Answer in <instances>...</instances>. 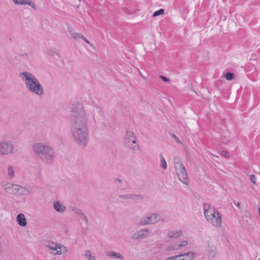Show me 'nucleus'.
I'll use <instances>...</instances> for the list:
<instances>
[{
  "label": "nucleus",
  "instance_id": "26",
  "mask_svg": "<svg viewBox=\"0 0 260 260\" xmlns=\"http://www.w3.org/2000/svg\"><path fill=\"white\" fill-rule=\"evenodd\" d=\"M165 13V10L163 9H160L158 11L154 12L153 14V17H156L160 15H162Z\"/></svg>",
  "mask_w": 260,
  "mask_h": 260
},
{
  "label": "nucleus",
  "instance_id": "32",
  "mask_svg": "<svg viewBox=\"0 0 260 260\" xmlns=\"http://www.w3.org/2000/svg\"><path fill=\"white\" fill-rule=\"evenodd\" d=\"M250 180L253 184H256V177L254 175L250 176Z\"/></svg>",
  "mask_w": 260,
  "mask_h": 260
},
{
  "label": "nucleus",
  "instance_id": "41",
  "mask_svg": "<svg viewBox=\"0 0 260 260\" xmlns=\"http://www.w3.org/2000/svg\"><path fill=\"white\" fill-rule=\"evenodd\" d=\"M2 141L0 142V155H2Z\"/></svg>",
  "mask_w": 260,
  "mask_h": 260
},
{
  "label": "nucleus",
  "instance_id": "9",
  "mask_svg": "<svg viewBox=\"0 0 260 260\" xmlns=\"http://www.w3.org/2000/svg\"><path fill=\"white\" fill-rule=\"evenodd\" d=\"M2 155H7L12 153L14 150V145L7 141H2Z\"/></svg>",
  "mask_w": 260,
  "mask_h": 260
},
{
  "label": "nucleus",
  "instance_id": "1",
  "mask_svg": "<svg viewBox=\"0 0 260 260\" xmlns=\"http://www.w3.org/2000/svg\"><path fill=\"white\" fill-rule=\"evenodd\" d=\"M71 131L75 142L85 147L88 141L89 126L86 113L82 104L74 103L71 107Z\"/></svg>",
  "mask_w": 260,
  "mask_h": 260
},
{
  "label": "nucleus",
  "instance_id": "20",
  "mask_svg": "<svg viewBox=\"0 0 260 260\" xmlns=\"http://www.w3.org/2000/svg\"><path fill=\"white\" fill-rule=\"evenodd\" d=\"M7 173L10 179L14 177V169L12 166H9L7 169Z\"/></svg>",
  "mask_w": 260,
  "mask_h": 260
},
{
  "label": "nucleus",
  "instance_id": "43",
  "mask_svg": "<svg viewBox=\"0 0 260 260\" xmlns=\"http://www.w3.org/2000/svg\"><path fill=\"white\" fill-rule=\"evenodd\" d=\"M80 39H82L83 41H85L86 40V38L83 36L81 35V37H80Z\"/></svg>",
  "mask_w": 260,
  "mask_h": 260
},
{
  "label": "nucleus",
  "instance_id": "44",
  "mask_svg": "<svg viewBox=\"0 0 260 260\" xmlns=\"http://www.w3.org/2000/svg\"><path fill=\"white\" fill-rule=\"evenodd\" d=\"M80 39H82L83 41H85L86 40V38L83 36L81 35V37H80Z\"/></svg>",
  "mask_w": 260,
  "mask_h": 260
},
{
  "label": "nucleus",
  "instance_id": "3",
  "mask_svg": "<svg viewBox=\"0 0 260 260\" xmlns=\"http://www.w3.org/2000/svg\"><path fill=\"white\" fill-rule=\"evenodd\" d=\"M19 77L25 83L27 90L30 93L38 96L44 94V89L39 80L32 74L23 72L19 74Z\"/></svg>",
  "mask_w": 260,
  "mask_h": 260
},
{
  "label": "nucleus",
  "instance_id": "12",
  "mask_svg": "<svg viewBox=\"0 0 260 260\" xmlns=\"http://www.w3.org/2000/svg\"><path fill=\"white\" fill-rule=\"evenodd\" d=\"M53 207L56 211L59 213H63L66 210V207L57 201L53 203Z\"/></svg>",
  "mask_w": 260,
  "mask_h": 260
},
{
  "label": "nucleus",
  "instance_id": "27",
  "mask_svg": "<svg viewBox=\"0 0 260 260\" xmlns=\"http://www.w3.org/2000/svg\"><path fill=\"white\" fill-rule=\"evenodd\" d=\"M46 246H47L49 248H50L51 250H56V247H57V243H55L54 242H52L51 244H49L48 245H46Z\"/></svg>",
  "mask_w": 260,
  "mask_h": 260
},
{
  "label": "nucleus",
  "instance_id": "23",
  "mask_svg": "<svg viewBox=\"0 0 260 260\" xmlns=\"http://www.w3.org/2000/svg\"><path fill=\"white\" fill-rule=\"evenodd\" d=\"M160 166L164 170H166L167 167V162L165 160L163 155L161 154H160Z\"/></svg>",
  "mask_w": 260,
  "mask_h": 260
},
{
  "label": "nucleus",
  "instance_id": "6",
  "mask_svg": "<svg viewBox=\"0 0 260 260\" xmlns=\"http://www.w3.org/2000/svg\"><path fill=\"white\" fill-rule=\"evenodd\" d=\"M3 186L6 192L14 196H24L28 192L25 187L11 183H7Z\"/></svg>",
  "mask_w": 260,
  "mask_h": 260
},
{
  "label": "nucleus",
  "instance_id": "16",
  "mask_svg": "<svg viewBox=\"0 0 260 260\" xmlns=\"http://www.w3.org/2000/svg\"><path fill=\"white\" fill-rule=\"evenodd\" d=\"M182 231L181 230L172 231L169 232L168 237L170 239L177 238L182 236Z\"/></svg>",
  "mask_w": 260,
  "mask_h": 260
},
{
  "label": "nucleus",
  "instance_id": "37",
  "mask_svg": "<svg viewBox=\"0 0 260 260\" xmlns=\"http://www.w3.org/2000/svg\"><path fill=\"white\" fill-rule=\"evenodd\" d=\"M172 137L173 138L176 140V141L178 143H181L180 139L179 138H178L175 135L172 134Z\"/></svg>",
  "mask_w": 260,
  "mask_h": 260
},
{
  "label": "nucleus",
  "instance_id": "18",
  "mask_svg": "<svg viewBox=\"0 0 260 260\" xmlns=\"http://www.w3.org/2000/svg\"><path fill=\"white\" fill-rule=\"evenodd\" d=\"M20 5H28L31 6L34 9L36 10L37 7L33 2H32L31 0H19Z\"/></svg>",
  "mask_w": 260,
  "mask_h": 260
},
{
  "label": "nucleus",
  "instance_id": "29",
  "mask_svg": "<svg viewBox=\"0 0 260 260\" xmlns=\"http://www.w3.org/2000/svg\"><path fill=\"white\" fill-rule=\"evenodd\" d=\"M81 36V34H78L77 32H72V37L75 40H78V39H80Z\"/></svg>",
  "mask_w": 260,
  "mask_h": 260
},
{
  "label": "nucleus",
  "instance_id": "39",
  "mask_svg": "<svg viewBox=\"0 0 260 260\" xmlns=\"http://www.w3.org/2000/svg\"><path fill=\"white\" fill-rule=\"evenodd\" d=\"M81 217L82 219L86 222V223H88V219L84 214V215H82Z\"/></svg>",
  "mask_w": 260,
  "mask_h": 260
},
{
  "label": "nucleus",
  "instance_id": "30",
  "mask_svg": "<svg viewBox=\"0 0 260 260\" xmlns=\"http://www.w3.org/2000/svg\"><path fill=\"white\" fill-rule=\"evenodd\" d=\"M188 244V241L187 240H183L181 242L180 244H179V248L180 249L182 247H184L186 246Z\"/></svg>",
  "mask_w": 260,
  "mask_h": 260
},
{
  "label": "nucleus",
  "instance_id": "10",
  "mask_svg": "<svg viewBox=\"0 0 260 260\" xmlns=\"http://www.w3.org/2000/svg\"><path fill=\"white\" fill-rule=\"evenodd\" d=\"M149 218L150 224H154L160 220V216L157 213H151L147 216Z\"/></svg>",
  "mask_w": 260,
  "mask_h": 260
},
{
  "label": "nucleus",
  "instance_id": "2",
  "mask_svg": "<svg viewBox=\"0 0 260 260\" xmlns=\"http://www.w3.org/2000/svg\"><path fill=\"white\" fill-rule=\"evenodd\" d=\"M32 150L42 161L48 164H52L54 162L55 153L50 145L41 142L35 143L32 145Z\"/></svg>",
  "mask_w": 260,
  "mask_h": 260
},
{
  "label": "nucleus",
  "instance_id": "15",
  "mask_svg": "<svg viewBox=\"0 0 260 260\" xmlns=\"http://www.w3.org/2000/svg\"><path fill=\"white\" fill-rule=\"evenodd\" d=\"M122 190L121 186L117 185L116 187V190L117 191V197L121 199L127 200H129V194H121V190Z\"/></svg>",
  "mask_w": 260,
  "mask_h": 260
},
{
  "label": "nucleus",
  "instance_id": "28",
  "mask_svg": "<svg viewBox=\"0 0 260 260\" xmlns=\"http://www.w3.org/2000/svg\"><path fill=\"white\" fill-rule=\"evenodd\" d=\"M72 210L74 211L76 214L79 215L80 216L84 215V213L80 209H78L77 208H73Z\"/></svg>",
  "mask_w": 260,
  "mask_h": 260
},
{
  "label": "nucleus",
  "instance_id": "46",
  "mask_svg": "<svg viewBox=\"0 0 260 260\" xmlns=\"http://www.w3.org/2000/svg\"><path fill=\"white\" fill-rule=\"evenodd\" d=\"M173 245L174 246V247H176L177 246H179V244L175 243V244H173Z\"/></svg>",
  "mask_w": 260,
  "mask_h": 260
},
{
  "label": "nucleus",
  "instance_id": "36",
  "mask_svg": "<svg viewBox=\"0 0 260 260\" xmlns=\"http://www.w3.org/2000/svg\"><path fill=\"white\" fill-rule=\"evenodd\" d=\"M159 78H160V79H162L164 82H168V81H170V80H169V78H167V77H165V76H161V75H160V76H159Z\"/></svg>",
  "mask_w": 260,
  "mask_h": 260
},
{
  "label": "nucleus",
  "instance_id": "42",
  "mask_svg": "<svg viewBox=\"0 0 260 260\" xmlns=\"http://www.w3.org/2000/svg\"><path fill=\"white\" fill-rule=\"evenodd\" d=\"M13 2L15 3V4H16V5H20V4H19L20 2H19V1H18V0H13Z\"/></svg>",
  "mask_w": 260,
  "mask_h": 260
},
{
  "label": "nucleus",
  "instance_id": "22",
  "mask_svg": "<svg viewBox=\"0 0 260 260\" xmlns=\"http://www.w3.org/2000/svg\"><path fill=\"white\" fill-rule=\"evenodd\" d=\"M148 224H150V222L149 221V218H147V216L142 218L139 222V225L141 226H144Z\"/></svg>",
  "mask_w": 260,
  "mask_h": 260
},
{
  "label": "nucleus",
  "instance_id": "7",
  "mask_svg": "<svg viewBox=\"0 0 260 260\" xmlns=\"http://www.w3.org/2000/svg\"><path fill=\"white\" fill-rule=\"evenodd\" d=\"M135 134L130 131L125 132L124 137V143L126 147L134 151L139 150V146L137 142Z\"/></svg>",
  "mask_w": 260,
  "mask_h": 260
},
{
  "label": "nucleus",
  "instance_id": "47",
  "mask_svg": "<svg viewBox=\"0 0 260 260\" xmlns=\"http://www.w3.org/2000/svg\"><path fill=\"white\" fill-rule=\"evenodd\" d=\"M85 41L87 44H89V41H88L87 39H86V40H85Z\"/></svg>",
  "mask_w": 260,
  "mask_h": 260
},
{
  "label": "nucleus",
  "instance_id": "40",
  "mask_svg": "<svg viewBox=\"0 0 260 260\" xmlns=\"http://www.w3.org/2000/svg\"><path fill=\"white\" fill-rule=\"evenodd\" d=\"M166 260H176V256L175 255V256L169 257L167 258Z\"/></svg>",
  "mask_w": 260,
  "mask_h": 260
},
{
  "label": "nucleus",
  "instance_id": "38",
  "mask_svg": "<svg viewBox=\"0 0 260 260\" xmlns=\"http://www.w3.org/2000/svg\"><path fill=\"white\" fill-rule=\"evenodd\" d=\"M123 182V180L120 178H116L115 179H114V182L115 183H122Z\"/></svg>",
  "mask_w": 260,
  "mask_h": 260
},
{
  "label": "nucleus",
  "instance_id": "11",
  "mask_svg": "<svg viewBox=\"0 0 260 260\" xmlns=\"http://www.w3.org/2000/svg\"><path fill=\"white\" fill-rule=\"evenodd\" d=\"M16 220L18 224L22 227L25 226L27 224L26 219L22 213H20L17 215Z\"/></svg>",
  "mask_w": 260,
  "mask_h": 260
},
{
  "label": "nucleus",
  "instance_id": "45",
  "mask_svg": "<svg viewBox=\"0 0 260 260\" xmlns=\"http://www.w3.org/2000/svg\"><path fill=\"white\" fill-rule=\"evenodd\" d=\"M236 205L238 207H240V203L239 202L237 203V204H236Z\"/></svg>",
  "mask_w": 260,
  "mask_h": 260
},
{
  "label": "nucleus",
  "instance_id": "35",
  "mask_svg": "<svg viewBox=\"0 0 260 260\" xmlns=\"http://www.w3.org/2000/svg\"><path fill=\"white\" fill-rule=\"evenodd\" d=\"M176 260H185V258H184L182 256V254L176 255Z\"/></svg>",
  "mask_w": 260,
  "mask_h": 260
},
{
  "label": "nucleus",
  "instance_id": "5",
  "mask_svg": "<svg viewBox=\"0 0 260 260\" xmlns=\"http://www.w3.org/2000/svg\"><path fill=\"white\" fill-rule=\"evenodd\" d=\"M174 163L176 175L180 181L186 185L188 184V175L184 165L178 156L174 158Z\"/></svg>",
  "mask_w": 260,
  "mask_h": 260
},
{
  "label": "nucleus",
  "instance_id": "17",
  "mask_svg": "<svg viewBox=\"0 0 260 260\" xmlns=\"http://www.w3.org/2000/svg\"><path fill=\"white\" fill-rule=\"evenodd\" d=\"M106 254L108 257L111 258H118L120 259H123L124 258L123 256L121 254L118 252L114 251H106Z\"/></svg>",
  "mask_w": 260,
  "mask_h": 260
},
{
  "label": "nucleus",
  "instance_id": "21",
  "mask_svg": "<svg viewBox=\"0 0 260 260\" xmlns=\"http://www.w3.org/2000/svg\"><path fill=\"white\" fill-rule=\"evenodd\" d=\"M129 199L137 201L143 199V197L140 194H129Z\"/></svg>",
  "mask_w": 260,
  "mask_h": 260
},
{
  "label": "nucleus",
  "instance_id": "4",
  "mask_svg": "<svg viewBox=\"0 0 260 260\" xmlns=\"http://www.w3.org/2000/svg\"><path fill=\"white\" fill-rule=\"evenodd\" d=\"M205 216L213 226L220 227L221 225L222 215L214 207H211L208 204H204Z\"/></svg>",
  "mask_w": 260,
  "mask_h": 260
},
{
  "label": "nucleus",
  "instance_id": "33",
  "mask_svg": "<svg viewBox=\"0 0 260 260\" xmlns=\"http://www.w3.org/2000/svg\"><path fill=\"white\" fill-rule=\"evenodd\" d=\"M169 250H179L180 249L178 246H177L176 247H174V246L173 245H171L169 247Z\"/></svg>",
  "mask_w": 260,
  "mask_h": 260
},
{
  "label": "nucleus",
  "instance_id": "34",
  "mask_svg": "<svg viewBox=\"0 0 260 260\" xmlns=\"http://www.w3.org/2000/svg\"><path fill=\"white\" fill-rule=\"evenodd\" d=\"M221 154L223 156H224L226 158L229 157V154L226 151L223 150V151H221Z\"/></svg>",
  "mask_w": 260,
  "mask_h": 260
},
{
  "label": "nucleus",
  "instance_id": "19",
  "mask_svg": "<svg viewBox=\"0 0 260 260\" xmlns=\"http://www.w3.org/2000/svg\"><path fill=\"white\" fill-rule=\"evenodd\" d=\"M182 254L185 260H192L196 257V254L193 252H188Z\"/></svg>",
  "mask_w": 260,
  "mask_h": 260
},
{
  "label": "nucleus",
  "instance_id": "31",
  "mask_svg": "<svg viewBox=\"0 0 260 260\" xmlns=\"http://www.w3.org/2000/svg\"><path fill=\"white\" fill-rule=\"evenodd\" d=\"M131 239L135 241L140 240V239L139 238V235L138 234L137 231L132 236Z\"/></svg>",
  "mask_w": 260,
  "mask_h": 260
},
{
  "label": "nucleus",
  "instance_id": "48",
  "mask_svg": "<svg viewBox=\"0 0 260 260\" xmlns=\"http://www.w3.org/2000/svg\"><path fill=\"white\" fill-rule=\"evenodd\" d=\"M258 260H260V259H258Z\"/></svg>",
  "mask_w": 260,
  "mask_h": 260
},
{
  "label": "nucleus",
  "instance_id": "8",
  "mask_svg": "<svg viewBox=\"0 0 260 260\" xmlns=\"http://www.w3.org/2000/svg\"><path fill=\"white\" fill-rule=\"evenodd\" d=\"M90 113L95 123L102 118V110L101 107L97 104L93 103L90 109Z\"/></svg>",
  "mask_w": 260,
  "mask_h": 260
},
{
  "label": "nucleus",
  "instance_id": "25",
  "mask_svg": "<svg viewBox=\"0 0 260 260\" xmlns=\"http://www.w3.org/2000/svg\"><path fill=\"white\" fill-rule=\"evenodd\" d=\"M89 250H87L85 252V256L88 260H95L94 256H92L90 253Z\"/></svg>",
  "mask_w": 260,
  "mask_h": 260
},
{
  "label": "nucleus",
  "instance_id": "14",
  "mask_svg": "<svg viewBox=\"0 0 260 260\" xmlns=\"http://www.w3.org/2000/svg\"><path fill=\"white\" fill-rule=\"evenodd\" d=\"M137 232L140 240L147 238L150 233L149 230L148 229H142L138 230Z\"/></svg>",
  "mask_w": 260,
  "mask_h": 260
},
{
  "label": "nucleus",
  "instance_id": "24",
  "mask_svg": "<svg viewBox=\"0 0 260 260\" xmlns=\"http://www.w3.org/2000/svg\"><path fill=\"white\" fill-rule=\"evenodd\" d=\"M225 78L227 80L230 81L234 79V74L231 72H228L224 75Z\"/></svg>",
  "mask_w": 260,
  "mask_h": 260
},
{
  "label": "nucleus",
  "instance_id": "13",
  "mask_svg": "<svg viewBox=\"0 0 260 260\" xmlns=\"http://www.w3.org/2000/svg\"><path fill=\"white\" fill-rule=\"evenodd\" d=\"M56 248V250H55L56 252L54 253V254H63L66 253L68 251L67 247L61 244L57 243Z\"/></svg>",
  "mask_w": 260,
  "mask_h": 260
}]
</instances>
